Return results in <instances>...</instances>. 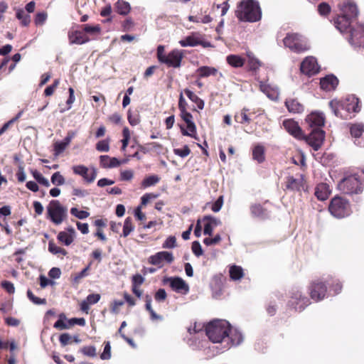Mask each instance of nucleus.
<instances>
[{
	"label": "nucleus",
	"instance_id": "f257e3e1",
	"mask_svg": "<svg viewBox=\"0 0 364 364\" xmlns=\"http://www.w3.org/2000/svg\"><path fill=\"white\" fill-rule=\"evenodd\" d=\"M230 323L225 320L215 319L210 321L205 326V333L209 340L214 343H226V347L238 345L242 341L240 335H235L237 339L233 338Z\"/></svg>",
	"mask_w": 364,
	"mask_h": 364
},
{
	"label": "nucleus",
	"instance_id": "f03ea898",
	"mask_svg": "<svg viewBox=\"0 0 364 364\" xmlns=\"http://www.w3.org/2000/svg\"><path fill=\"white\" fill-rule=\"evenodd\" d=\"M338 9L341 14L333 18V24L341 33H348L357 23L358 6L351 0H344L338 4Z\"/></svg>",
	"mask_w": 364,
	"mask_h": 364
},
{
	"label": "nucleus",
	"instance_id": "7ed1b4c3",
	"mask_svg": "<svg viewBox=\"0 0 364 364\" xmlns=\"http://www.w3.org/2000/svg\"><path fill=\"white\" fill-rule=\"evenodd\" d=\"M235 14L237 19L243 22H257L262 18L261 8L255 0H241Z\"/></svg>",
	"mask_w": 364,
	"mask_h": 364
},
{
	"label": "nucleus",
	"instance_id": "20e7f679",
	"mask_svg": "<svg viewBox=\"0 0 364 364\" xmlns=\"http://www.w3.org/2000/svg\"><path fill=\"white\" fill-rule=\"evenodd\" d=\"M156 57L159 63L165 64L167 67L178 68L181 65L184 55L182 50L178 49H173L166 54L164 46L160 45L157 47Z\"/></svg>",
	"mask_w": 364,
	"mask_h": 364
},
{
	"label": "nucleus",
	"instance_id": "39448f33",
	"mask_svg": "<svg viewBox=\"0 0 364 364\" xmlns=\"http://www.w3.org/2000/svg\"><path fill=\"white\" fill-rule=\"evenodd\" d=\"M68 216L67 208L59 200H53L47 207V218L56 225L61 224Z\"/></svg>",
	"mask_w": 364,
	"mask_h": 364
},
{
	"label": "nucleus",
	"instance_id": "423d86ee",
	"mask_svg": "<svg viewBox=\"0 0 364 364\" xmlns=\"http://www.w3.org/2000/svg\"><path fill=\"white\" fill-rule=\"evenodd\" d=\"M328 210L332 215L337 218L347 217L351 213L349 202L339 196H335L331 200Z\"/></svg>",
	"mask_w": 364,
	"mask_h": 364
},
{
	"label": "nucleus",
	"instance_id": "0eeeda50",
	"mask_svg": "<svg viewBox=\"0 0 364 364\" xmlns=\"http://www.w3.org/2000/svg\"><path fill=\"white\" fill-rule=\"evenodd\" d=\"M311 304L310 299L298 288H293L289 292L287 306L301 312Z\"/></svg>",
	"mask_w": 364,
	"mask_h": 364
},
{
	"label": "nucleus",
	"instance_id": "6e6552de",
	"mask_svg": "<svg viewBox=\"0 0 364 364\" xmlns=\"http://www.w3.org/2000/svg\"><path fill=\"white\" fill-rule=\"evenodd\" d=\"M361 175L354 173L345 177L339 183L340 188L346 194L360 193L363 191Z\"/></svg>",
	"mask_w": 364,
	"mask_h": 364
},
{
	"label": "nucleus",
	"instance_id": "1a4fd4ad",
	"mask_svg": "<svg viewBox=\"0 0 364 364\" xmlns=\"http://www.w3.org/2000/svg\"><path fill=\"white\" fill-rule=\"evenodd\" d=\"M285 47L289 48L294 53H303L309 49L306 41L302 36L297 33H289L283 39Z\"/></svg>",
	"mask_w": 364,
	"mask_h": 364
},
{
	"label": "nucleus",
	"instance_id": "9d476101",
	"mask_svg": "<svg viewBox=\"0 0 364 364\" xmlns=\"http://www.w3.org/2000/svg\"><path fill=\"white\" fill-rule=\"evenodd\" d=\"M308 184L303 174H296V176H288L285 178L284 191L301 194L302 191H308Z\"/></svg>",
	"mask_w": 364,
	"mask_h": 364
},
{
	"label": "nucleus",
	"instance_id": "9b49d317",
	"mask_svg": "<svg viewBox=\"0 0 364 364\" xmlns=\"http://www.w3.org/2000/svg\"><path fill=\"white\" fill-rule=\"evenodd\" d=\"M327 290L326 281L323 282L321 279L311 281L308 287L311 299L316 302L324 299L327 294Z\"/></svg>",
	"mask_w": 364,
	"mask_h": 364
},
{
	"label": "nucleus",
	"instance_id": "f8f14e48",
	"mask_svg": "<svg viewBox=\"0 0 364 364\" xmlns=\"http://www.w3.org/2000/svg\"><path fill=\"white\" fill-rule=\"evenodd\" d=\"M331 105L338 111L337 106H343L348 114V119L351 118V113H358L360 111V100L355 95H350L343 100H332Z\"/></svg>",
	"mask_w": 364,
	"mask_h": 364
},
{
	"label": "nucleus",
	"instance_id": "ddd939ff",
	"mask_svg": "<svg viewBox=\"0 0 364 364\" xmlns=\"http://www.w3.org/2000/svg\"><path fill=\"white\" fill-rule=\"evenodd\" d=\"M179 43L182 47H194L197 46H202L203 48L212 47L211 43L205 41L203 36L198 32L191 33L189 36L181 40Z\"/></svg>",
	"mask_w": 364,
	"mask_h": 364
},
{
	"label": "nucleus",
	"instance_id": "4468645a",
	"mask_svg": "<svg viewBox=\"0 0 364 364\" xmlns=\"http://www.w3.org/2000/svg\"><path fill=\"white\" fill-rule=\"evenodd\" d=\"M349 43L355 46H364V24L356 23L348 33Z\"/></svg>",
	"mask_w": 364,
	"mask_h": 364
},
{
	"label": "nucleus",
	"instance_id": "2eb2a0df",
	"mask_svg": "<svg viewBox=\"0 0 364 364\" xmlns=\"http://www.w3.org/2000/svg\"><path fill=\"white\" fill-rule=\"evenodd\" d=\"M180 117L186 124L187 129H184L183 127H181V133L183 136H189L193 138L197 139V129L196 126L193 122V115L188 111H184L180 112Z\"/></svg>",
	"mask_w": 364,
	"mask_h": 364
},
{
	"label": "nucleus",
	"instance_id": "dca6fc26",
	"mask_svg": "<svg viewBox=\"0 0 364 364\" xmlns=\"http://www.w3.org/2000/svg\"><path fill=\"white\" fill-rule=\"evenodd\" d=\"M325 132L321 129H313L308 136H305V141L309 144L315 151H318L324 140Z\"/></svg>",
	"mask_w": 364,
	"mask_h": 364
},
{
	"label": "nucleus",
	"instance_id": "f3484780",
	"mask_svg": "<svg viewBox=\"0 0 364 364\" xmlns=\"http://www.w3.org/2000/svg\"><path fill=\"white\" fill-rule=\"evenodd\" d=\"M73 171L75 174L82 176L84 181L88 183H92L97 175V171L95 168H92L90 171L84 165L73 166Z\"/></svg>",
	"mask_w": 364,
	"mask_h": 364
},
{
	"label": "nucleus",
	"instance_id": "a211bd4d",
	"mask_svg": "<svg viewBox=\"0 0 364 364\" xmlns=\"http://www.w3.org/2000/svg\"><path fill=\"white\" fill-rule=\"evenodd\" d=\"M174 257L173 254L166 251H161L151 255L149 258V262L153 265L161 267L164 266V262L171 264L173 262Z\"/></svg>",
	"mask_w": 364,
	"mask_h": 364
},
{
	"label": "nucleus",
	"instance_id": "6ab92c4d",
	"mask_svg": "<svg viewBox=\"0 0 364 364\" xmlns=\"http://www.w3.org/2000/svg\"><path fill=\"white\" fill-rule=\"evenodd\" d=\"M284 129L291 136L297 139H303L305 135L297 122L292 119H287L283 121Z\"/></svg>",
	"mask_w": 364,
	"mask_h": 364
},
{
	"label": "nucleus",
	"instance_id": "aec40b11",
	"mask_svg": "<svg viewBox=\"0 0 364 364\" xmlns=\"http://www.w3.org/2000/svg\"><path fill=\"white\" fill-rule=\"evenodd\" d=\"M300 70L302 73L311 76L318 72L317 61L314 57H306L301 63Z\"/></svg>",
	"mask_w": 364,
	"mask_h": 364
},
{
	"label": "nucleus",
	"instance_id": "412c9836",
	"mask_svg": "<svg viewBox=\"0 0 364 364\" xmlns=\"http://www.w3.org/2000/svg\"><path fill=\"white\" fill-rule=\"evenodd\" d=\"M169 283L172 290L176 292L186 294L189 291V287L186 282L181 277H169L166 279Z\"/></svg>",
	"mask_w": 364,
	"mask_h": 364
},
{
	"label": "nucleus",
	"instance_id": "4be33fe9",
	"mask_svg": "<svg viewBox=\"0 0 364 364\" xmlns=\"http://www.w3.org/2000/svg\"><path fill=\"white\" fill-rule=\"evenodd\" d=\"M306 122L313 129H321L325 124V117L319 112H312L306 116Z\"/></svg>",
	"mask_w": 364,
	"mask_h": 364
},
{
	"label": "nucleus",
	"instance_id": "5701e85b",
	"mask_svg": "<svg viewBox=\"0 0 364 364\" xmlns=\"http://www.w3.org/2000/svg\"><path fill=\"white\" fill-rule=\"evenodd\" d=\"M68 36L70 44L81 45L90 41V38L82 31L70 30Z\"/></svg>",
	"mask_w": 364,
	"mask_h": 364
},
{
	"label": "nucleus",
	"instance_id": "b1692460",
	"mask_svg": "<svg viewBox=\"0 0 364 364\" xmlns=\"http://www.w3.org/2000/svg\"><path fill=\"white\" fill-rule=\"evenodd\" d=\"M201 221L204 225V235H208L210 236L212 235L214 228L221 224L220 220L211 215H205Z\"/></svg>",
	"mask_w": 364,
	"mask_h": 364
},
{
	"label": "nucleus",
	"instance_id": "393cba45",
	"mask_svg": "<svg viewBox=\"0 0 364 364\" xmlns=\"http://www.w3.org/2000/svg\"><path fill=\"white\" fill-rule=\"evenodd\" d=\"M338 85V78L333 75H328L320 80L321 88L326 92L334 90Z\"/></svg>",
	"mask_w": 364,
	"mask_h": 364
},
{
	"label": "nucleus",
	"instance_id": "a878e982",
	"mask_svg": "<svg viewBox=\"0 0 364 364\" xmlns=\"http://www.w3.org/2000/svg\"><path fill=\"white\" fill-rule=\"evenodd\" d=\"M285 106L288 111L294 114H299L304 112V107L297 99L289 98L285 101Z\"/></svg>",
	"mask_w": 364,
	"mask_h": 364
},
{
	"label": "nucleus",
	"instance_id": "bb28decb",
	"mask_svg": "<svg viewBox=\"0 0 364 364\" xmlns=\"http://www.w3.org/2000/svg\"><path fill=\"white\" fill-rule=\"evenodd\" d=\"M331 193L329 186L326 183H318L315 188V196L319 200H326Z\"/></svg>",
	"mask_w": 364,
	"mask_h": 364
},
{
	"label": "nucleus",
	"instance_id": "cd10ccee",
	"mask_svg": "<svg viewBox=\"0 0 364 364\" xmlns=\"http://www.w3.org/2000/svg\"><path fill=\"white\" fill-rule=\"evenodd\" d=\"M120 164V161L115 157H110L108 155H102L100 156V165L102 168H114L119 166Z\"/></svg>",
	"mask_w": 364,
	"mask_h": 364
},
{
	"label": "nucleus",
	"instance_id": "c85d7f7f",
	"mask_svg": "<svg viewBox=\"0 0 364 364\" xmlns=\"http://www.w3.org/2000/svg\"><path fill=\"white\" fill-rule=\"evenodd\" d=\"M250 212L252 216L262 220L268 218V211L259 203H255L250 206Z\"/></svg>",
	"mask_w": 364,
	"mask_h": 364
},
{
	"label": "nucleus",
	"instance_id": "c756f323",
	"mask_svg": "<svg viewBox=\"0 0 364 364\" xmlns=\"http://www.w3.org/2000/svg\"><path fill=\"white\" fill-rule=\"evenodd\" d=\"M226 62L231 67L239 68L245 65L246 60L239 55L230 54L226 57Z\"/></svg>",
	"mask_w": 364,
	"mask_h": 364
},
{
	"label": "nucleus",
	"instance_id": "7c9ffc66",
	"mask_svg": "<svg viewBox=\"0 0 364 364\" xmlns=\"http://www.w3.org/2000/svg\"><path fill=\"white\" fill-rule=\"evenodd\" d=\"M252 159L261 164L265 160V149L264 146L257 144L252 149Z\"/></svg>",
	"mask_w": 364,
	"mask_h": 364
},
{
	"label": "nucleus",
	"instance_id": "2f4dec72",
	"mask_svg": "<svg viewBox=\"0 0 364 364\" xmlns=\"http://www.w3.org/2000/svg\"><path fill=\"white\" fill-rule=\"evenodd\" d=\"M114 9L117 14L122 16H127L131 11L130 4L124 0H118L114 4Z\"/></svg>",
	"mask_w": 364,
	"mask_h": 364
},
{
	"label": "nucleus",
	"instance_id": "473e14b6",
	"mask_svg": "<svg viewBox=\"0 0 364 364\" xmlns=\"http://www.w3.org/2000/svg\"><path fill=\"white\" fill-rule=\"evenodd\" d=\"M197 73L198 77H208L210 75L215 76L218 73V70L213 67L209 66H201L197 69Z\"/></svg>",
	"mask_w": 364,
	"mask_h": 364
},
{
	"label": "nucleus",
	"instance_id": "72a5a7b5",
	"mask_svg": "<svg viewBox=\"0 0 364 364\" xmlns=\"http://www.w3.org/2000/svg\"><path fill=\"white\" fill-rule=\"evenodd\" d=\"M229 274L232 280H240L244 277L243 269L240 266L232 265L230 267Z\"/></svg>",
	"mask_w": 364,
	"mask_h": 364
},
{
	"label": "nucleus",
	"instance_id": "f704fd0d",
	"mask_svg": "<svg viewBox=\"0 0 364 364\" xmlns=\"http://www.w3.org/2000/svg\"><path fill=\"white\" fill-rule=\"evenodd\" d=\"M248 111V109L243 108L240 112H237L234 116L235 122L242 124H249L251 122V119L247 114Z\"/></svg>",
	"mask_w": 364,
	"mask_h": 364
},
{
	"label": "nucleus",
	"instance_id": "c9c22d12",
	"mask_svg": "<svg viewBox=\"0 0 364 364\" xmlns=\"http://www.w3.org/2000/svg\"><path fill=\"white\" fill-rule=\"evenodd\" d=\"M247 56L248 58L247 60V67L249 70L256 71L261 66L260 61L255 58L252 53H247Z\"/></svg>",
	"mask_w": 364,
	"mask_h": 364
},
{
	"label": "nucleus",
	"instance_id": "e433bc0d",
	"mask_svg": "<svg viewBox=\"0 0 364 364\" xmlns=\"http://www.w3.org/2000/svg\"><path fill=\"white\" fill-rule=\"evenodd\" d=\"M48 250L52 254L57 255L65 256L68 254V252L64 248L57 246L53 240L48 242Z\"/></svg>",
	"mask_w": 364,
	"mask_h": 364
},
{
	"label": "nucleus",
	"instance_id": "4c0bfd02",
	"mask_svg": "<svg viewBox=\"0 0 364 364\" xmlns=\"http://www.w3.org/2000/svg\"><path fill=\"white\" fill-rule=\"evenodd\" d=\"M350 132L352 136L359 138L364 132V125L363 124H353L350 127Z\"/></svg>",
	"mask_w": 364,
	"mask_h": 364
},
{
	"label": "nucleus",
	"instance_id": "58836bf2",
	"mask_svg": "<svg viewBox=\"0 0 364 364\" xmlns=\"http://www.w3.org/2000/svg\"><path fill=\"white\" fill-rule=\"evenodd\" d=\"M326 283L329 284L331 289L333 290L335 294H338L341 291L343 286L338 279L330 277L326 280Z\"/></svg>",
	"mask_w": 364,
	"mask_h": 364
},
{
	"label": "nucleus",
	"instance_id": "ea45409f",
	"mask_svg": "<svg viewBox=\"0 0 364 364\" xmlns=\"http://www.w3.org/2000/svg\"><path fill=\"white\" fill-rule=\"evenodd\" d=\"M329 107L333 112V113L338 117H340L343 119H348V114L346 112V109L343 106H337L338 107V111L336 109V108L332 106L331 105V100L329 102Z\"/></svg>",
	"mask_w": 364,
	"mask_h": 364
},
{
	"label": "nucleus",
	"instance_id": "a19ab883",
	"mask_svg": "<svg viewBox=\"0 0 364 364\" xmlns=\"http://www.w3.org/2000/svg\"><path fill=\"white\" fill-rule=\"evenodd\" d=\"M58 240L65 244V245H70L74 240V237L72 235H69L67 232L61 231L58 235Z\"/></svg>",
	"mask_w": 364,
	"mask_h": 364
},
{
	"label": "nucleus",
	"instance_id": "79ce46f5",
	"mask_svg": "<svg viewBox=\"0 0 364 364\" xmlns=\"http://www.w3.org/2000/svg\"><path fill=\"white\" fill-rule=\"evenodd\" d=\"M134 225L132 224V219L130 217H128L125 219L124 222L122 235L123 237H127L133 230Z\"/></svg>",
	"mask_w": 364,
	"mask_h": 364
},
{
	"label": "nucleus",
	"instance_id": "37998d69",
	"mask_svg": "<svg viewBox=\"0 0 364 364\" xmlns=\"http://www.w3.org/2000/svg\"><path fill=\"white\" fill-rule=\"evenodd\" d=\"M318 12L323 17H327L331 12V6L326 2H321L318 5Z\"/></svg>",
	"mask_w": 364,
	"mask_h": 364
},
{
	"label": "nucleus",
	"instance_id": "c03bdc74",
	"mask_svg": "<svg viewBox=\"0 0 364 364\" xmlns=\"http://www.w3.org/2000/svg\"><path fill=\"white\" fill-rule=\"evenodd\" d=\"M159 180H160V178L158 176L151 175V176L146 177L143 180V181L141 183V186L144 188L150 187L151 186H154L155 184H156L159 181Z\"/></svg>",
	"mask_w": 364,
	"mask_h": 364
},
{
	"label": "nucleus",
	"instance_id": "a18cd8bd",
	"mask_svg": "<svg viewBox=\"0 0 364 364\" xmlns=\"http://www.w3.org/2000/svg\"><path fill=\"white\" fill-rule=\"evenodd\" d=\"M82 31L85 33L90 34H98L101 31V28L100 25L91 26L89 24H85L81 26Z\"/></svg>",
	"mask_w": 364,
	"mask_h": 364
},
{
	"label": "nucleus",
	"instance_id": "49530a36",
	"mask_svg": "<svg viewBox=\"0 0 364 364\" xmlns=\"http://www.w3.org/2000/svg\"><path fill=\"white\" fill-rule=\"evenodd\" d=\"M109 138L100 140L96 144V149L101 152H108L109 151Z\"/></svg>",
	"mask_w": 364,
	"mask_h": 364
},
{
	"label": "nucleus",
	"instance_id": "de8ad7c7",
	"mask_svg": "<svg viewBox=\"0 0 364 364\" xmlns=\"http://www.w3.org/2000/svg\"><path fill=\"white\" fill-rule=\"evenodd\" d=\"M80 352L84 355L94 358L97 355L96 348L94 346H83L80 349Z\"/></svg>",
	"mask_w": 364,
	"mask_h": 364
},
{
	"label": "nucleus",
	"instance_id": "09e8293b",
	"mask_svg": "<svg viewBox=\"0 0 364 364\" xmlns=\"http://www.w3.org/2000/svg\"><path fill=\"white\" fill-rule=\"evenodd\" d=\"M14 163L18 168L16 173L17 178L18 181L23 182V167L21 164V156L19 155L16 154L14 156Z\"/></svg>",
	"mask_w": 364,
	"mask_h": 364
},
{
	"label": "nucleus",
	"instance_id": "8fccbe9b",
	"mask_svg": "<svg viewBox=\"0 0 364 364\" xmlns=\"http://www.w3.org/2000/svg\"><path fill=\"white\" fill-rule=\"evenodd\" d=\"M188 20L190 21L196 23H208L212 21V18L209 15H205L204 16H189Z\"/></svg>",
	"mask_w": 364,
	"mask_h": 364
},
{
	"label": "nucleus",
	"instance_id": "3c124183",
	"mask_svg": "<svg viewBox=\"0 0 364 364\" xmlns=\"http://www.w3.org/2000/svg\"><path fill=\"white\" fill-rule=\"evenodd\" d=\"M51 183L55 186H62L65 183V180L59 171L54 173L51 176Z\"/></svg>",
	"mask_w": 364,
	"mask_h": 364
},
{
	"label": "nucleus",
	"instance_id": "603ef678",
	"mask_svg": "<svg viewBox=\"0 0 364 364\" xmlns=\"http://www.w3.org/2000/svg\"><path fill=\"white\" fill-rule=\"evenodd\" d=\"M70 213L78 219L82 220L89 217L90 213L85 210H80L77 208H72Z\"/></svg>",
	"mask_w": 364,
	"mask_h": 364
},
{
	"label": "nucleus",
	"instance_id": "864d4df0",
	"mask_svg": "<svg viewBox=\"0 0 364 364\" xmlns=\"http://www.w3.org/2000/svg\"><path fill=\"white\" fill-rule=\"evenodd\" d=\"M173 153L181 158H185L191 154V149L188 145H185L183 149H174Z\"/></svg>",
	"mask_w": 364,
	"mask_h": 364
},
{
	"label": "nucleus",
	"instance_id": "5fc2aeb1",
	"mask_svg": "<svg viewBox=\"0 0 364 364\" xmlns=\"http://www.w3.org/2000/svg\"><path fill=\"white\" fill-rule=\"evenodd\" d=\"M59 341L62 346L73 343V337L68 333H62L59 337Z\"/></svg>",
	"mask_w": 364,
	"mask_h": 364
},
{
	"label": "nucleus",
	"instance_id": "6e6d98bb",
	"mask_svg": "<svg viewBox=\"0 0 364 364\" xmlns=\"http://www.w3.org/2000/svg\"><path fill=\"white\" fill-rule=\"evenodd\" d=\"M59 83H60V80L58 79H56L53 81L52 85L48 86L44 90L45 96H46V97L51 96L54 93V92H55V89L57 88V87L58 86Z\"/></svg>",
	"mask_w": 364,
	"mask_h": 364
},
{
	"label": "nucleus",
	"instance_id": "4d7b16f0",
	"mask_svg": "<svg viewBox=\"0 0 364 364\" xmlns=\"http://www.w3.org/2000/svg\"><path fill=\"white\" fill-rule=\"evenodd\" d=\"M33 177L40 184L46 187L50 186V183L48 180L41 173L35 171L33 173Z\"/></svg>",
	"mask_w": 364,
	"mask_h": 364
},
{
	"label": "nucleus",
	"instance_id": "13d9d810",
	"mask_svg": "<svg viewBox=\"0 0 364 364\" xmlns=\"http://www.w3.org/2000/svg\"><path fill=\"white\" fill-rule=\"evenodd\" d=\"M27 296L28 299L35 304H46V299H40L36 296L31 290L27 291Z\"/></svg>",
	"mask_w": 364,
	"mask_h": 364
},
{
	"label": "nucleus",
	"instance_id": "bf43d9fd",
	"mask_svg": "<svg viewBox=\"0 0 364 364\" xmlns=\"http://www.w3.org/2000/svg\"><path fill=\"white\" fill-rule=\"evenodd\" d=\"M111 358V346L109 341L105 343L104 350L100 355L102 360H109Z\"/></svg>",
	"mask_w": 364,
	"mask_h": 364
},
{
	"label": "nucleus",
	"instance_id": "052dcab7",
	"mask_svg": "<svg viewBox=\"0 0 364 364\" xmlns=\"http://www.w3.org/2000/svg\"><path fill=\"white\" fill-rule=\"evenodd\" d=\"M47 19V14L46 12H39L36 15L34 22L36 26H42Z\"/></svg>",
	"mask_w": 364,
	"mask_h": 364
},
{
	"label": "nucleus",
	"instance_id": "680f3d73",
	"mask_svg": "<svg viewBox=\"0 0 364 364\" xmlns=\"http://www.w3.org/2000/svg\"><path fill=\"white\" fill-rule=\"evenodd\" d=\"M183 92H181L179 95V98H178V109L180 111V112H184V111H188L187 110V107H188V102H186V100H185L184 97H183Z\"/></svg>",
	"mask_w": 364,
	"mask_h": 364
},
{
	"label": "nucleus",
	"instance_id": "e2e57ef3",
	"mask_svg": "<svg viewBox=\"0 0 364 364\" xmlns=\"http://www.w3.org/2000/svg\"><path fill=\"white\" fill-rule=\"evenodd\" d=\"M176 246V239L174 236H169L162 245L163 248H173Z\"/></svg>",
	"mask_w": 364,
	"mask_h": 364
},
{
	"label": "nucleus",
	"instance_id": "0e129e2a",
	"mask_svg": "<svg viewBox=\"0 0 364 364\" xmlns=\"http://www.w3.org/2000/svg\"><path fill=\"white\" fill-rule=\"evenodd\" d=\"M122 26L124 31H129L134 26V21L131 17H128L122 22Z\"/></svg>",
	"mask_w": 364,
	"mask_h": 364
},
{
	"label": "nucleus",
	"instance_id": "69168bd1",
	"mask_svg": "<svg viewBox=\"0 0 364 364\" xmlns=\"http://www.w3.org/2000/svg\"><path fill=\"white\" fill-rule=\"evenodd\" d=\"M221 241V237L219 234H217L213 238L205 237L203 240V243L207 245H213L219 243Z\"/></svg>",
	"mask_w": 364,
	"mask_h": 364
},
{
	"label": "nucleus",
	"instance_id": "338daca9",
	"mask_svg": "<svg viewBox=\"0 0 364 364\" xmlns=\"http://www.w3.org/2000/svg\"><path fill=\"white\" fill-rule=\"evenodd\" d=\"M128 122L132 126H136L139 124L140 122V117L139 114H133L131 113L130 111L128 112V116H127Z\"/></svg>",
	"mask_w": 364,
	"mask_h": 364
},
{
	"label": "nucleus",
	"instance_id": "774afa93",
	"mask_svg": "<svg viewBox=\"0 0 364 364\" xmlns=\"http://www.w3.org/2000/svg\"><path fill=\"white\" fill-rule=\"evenodd\" d=\"M144 282V278L139 274H136L132 277V287H140Z\"/></svg>",
	"mask_w": 364,
	"mask_h": 364
}]
</instances>
